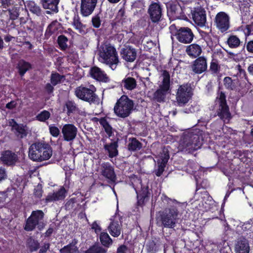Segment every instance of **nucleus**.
Returning <instances> with one entry per match:
<instances>
[{"mask_svg":"<svg viewBox=\"0 0 253 253\" xmlns=\"http://www.w3.org/2000/svg\"><path fill=\"white\" fill-rule=\"evenodd\" d=\"M124 86L129 90H132L136 86V82L133 78H128L123 80Z\"/></svg>","mask_w":253,"mask_h":253,"instance_id":"obj_39","label":"nucleus"},{"mask_svg":"<svg viewBox=\"0 0 253 253\" xmlns=\"http://www.w3.org/2000/svg\"><path fill=\"white\" fill-rule=\"evenodd\" d=\"M193 63H207V59L203 56L198 58Z\"/></svg>","mask_w":253,"mask_h":253,"instance_id":"obj_59","label":"nucleus"},{"mask_svg":"<svg viewBox=\"0 0 253 253\" xmlns=\"http://www.w3.org/2000/svg\"><path fill=\"white\" fill-rule=\"evenodd\" d=\"M142 147V145L140 142L136 138L130 139V142L128 145V150L130 151H136L140 150Z\"/></svg>","mask_w":253,"mask_h":253,"instance_id":"obj_36","label":"nucleus"},{"mask_svg":"<svg viewBox=\"0 0 253 253\" xmlns=\"http://www.w3.org/2000/svg\"><path fill=\"white\" fill-rule=\"evenodd\" d=\"M91 228L94 230L96 234L100 233L101 228L96 221H94L91 225Z\"/></svg>","mask_w":253,"mask_h":253,"instance_id":"obj_56","label":"nucleus"},{"mask_svg":"<svg viewBox=\"0 0 253 253\" xmlns=\"http://www.w3.org/2000/svg\"><path fill=\"white\" fill-rule=\"evenodd\" d=\"M66 107L69 113L72 112L76 109V106L73 102L69 101L66 103Z\"/></svg>","mask_w":253,"mask_h":253,"instance_id":"obj_54","label":"nucleus"},{"mask_svg":"<svg viewBox=\"0 0 253 253\" xmlns=\"http://www.w3.org/2000/svg\"><path fill=\"white\" fill-rule=\"evenodd\" d=\"M6 173L4 169L0 168V181L6 178Z\"/></svg>","mask_w":253,"mask_h":253,"instance_id":"obj_58","label":"nucleus"},{"mask_svg":"<svg viewBox=\"0 0 253 253\" xmlns=\"http://www.w3.org/2000/svg\"><path fill=\"white\" fill-rule=\"evenodd\" d=\"M98 54L104 63H119L116 50L110 44L101 45L98 50Z\"/></svg>","mask_w":253,"mask_h":253,"instance_id":"obj_4","label":"nucleus"},{"mask_svg":"<svg viewBox=\"0 0 253 253\" xmlns=\"http://www.w3.org/2000/svg\"><path fill=\"white\" fill-rule=\"evenodd\" d=\"M62 29L61 24L56 20H54L47 26L45 35L50 36L53 34L61 31Z\"/></svg>","mask_w":253,"mask_h":253,"instance_id":"obj_29","label":"nucleus"},{"mask_svg":"<svg viewBox=\"0 0 253 253\" xmlns=\"http://www.w3.org/2000/svg\"><path fill=\"white\" fill-rule=\"evenodd\" d=\"M52 155L51 147L47 144L36 142L29 148V157L34 161L42 162L49 159Z\"/></svg>","mask_w":253,"mask_h":253,"instance_id":"obj_1","label":"nucleus"},{"mask_svg":"<svg viewBox=\"0 0 253 253\" xmlns=\"http://www.w3.org/2000/svg\"><path fill=\"white\" fill-rule=\"evenodd\" d=\"M95 91L96 88L93 85H89L88 88L81 86L76 89L75 94L79 98L92 103L98 100Z\"/></svg>","mask_w":253,"mask_h":253,"instance_id":"obj_7","label":"nucleus"},{"mask_svg":"<svg viewBox=\"0 0 253 253\" xmlns=\"http://www.w3.org/2000/svg\"><path fill=\"white\" fill-rule=\"evenodd\" d=\"M43 215V212L41 210L33 211L27 219L24 229L27 231L33 230L36 225L42 223Z\"/></svg>","mask_w":253,"mask_h":253,"instance_id":"obj_11","label":"nucleus"},{"mask_svg":"<svg viewBox=\"0 0 253 253\" xmlns=\"http://www.w3.org/2000/svg\"><path fill=\"white\" fill-rule=\"evenodd\" d=\"M247 49L250 52H253V41L249 42L247 45Z\"/></svg>","mask_w":253,"mask_h":253,"instance_id":"obj_61","label":"nucleus"},{"mask_svg":"<svg viewBox=\"0 0 253 253\" xmlns=\"http://www.w3.org/2000/svg\"><path fill=\"white\" fill-rule=\"evenodd\" d=\"M157 158L159 168L156 175L159 176L163 172L169 158L168 149L164 148L161 154Z\"/></svg>","mask_w":253,"mask_h":253,"instance_id":"obj_19","label":"nucleus"},{"mask_svg":"<svg viewBox=\"0 0 253 253\" xmlns=\"http://www.w3.org/2000/svg\"><path fill=\"white\" fill-rule=\"evenodd\" d=\"M27 6L29 10L34 14L38 16H40L42 14V10L40 6L36 3L34 1H30L27 4Z\"/></svg>","mask_w":253,"mask_h":253,"instance_id":"obj_34","label":"nucleus"},{"mask_svg":"<svg viewBox=\"0 0 253 253\" xmlns=\"http://www.w3.org/2000/svg\"><path fill=\"white\" fill-rule=\"evenodd\" d=\"M207 68V64H193L192 70L197 74H201L206 71Z\"/></svg>","mask_w":253,"mask_h":253,"instance_id":"obj_44","label":"nucleus"},{"mask_svg":"<svg viewBox=\"0 0 253 253\" xmlns=\"http://www.w3.org/2000/svg\"><path fill=\"white\" fill-rule=\"evenodd\" d=\"M192 88L189 84L180 85L176 93V100L179 106L187 103L192 95Z\"/></svg>","mask_w":253,"mask_h":253,"instance_id":"obj_9","label":"nucleus"},{"mask_svg":"<svg viewBox=\"0 0 253 253\" xmlns=\"http://www.w3.org/2000/svg\"><path fill=\"white\" fill-rule=\"evenodd\" d=\"M19 8L16 7H13L11 9H8L9 18L11 20H15L18 17L19 15Z\"/></svg>","mask_w":253,"mask_h":253,"instance_id":"obj_45","label":"nucleus"},{"mask_svg":"<svg viewBox=\"0 0 253 253\" xmlns=\"http://www.w3.org/2000/svg\"><path fill=\"white\" fill-rule=\"evenodd\" d=\"M186 51L189 56L196 58L201 53L202 48L198 44L194 43L188 45Z\"/></svg>","mask_w":253,"mask_h":253,"instance_id":"obj_31","label":"nucleus"},{"mask_svg":"<svg viewBox=\"0 0 253 253\" xmlns=\"http://www.w3.org/2000/svg\"><path fill=\"white\" fill-rule=\"evenodd\" d=\"M60 0H40L42 7L47 9L46 13L51 14L58 12V6Z\"/></svg>","mask_w":253,"mask_h":253,"instance_id":"obj_20","label":"nucleus"},{"mask_svg":"<svg viewBox=\"0 0 253 253\" xmlns=\"http://www.w3.org/2000/svg\"><path fill=\"white\" fill-rule=\"evenodd\" d=\"M101 174L108 182H114L116 179V175L114 169L108 163H102L101 165Z\"/></svg>","mask_w":253,"mask_h":253,"instance_id":"obj_21","label":"nucleus"},{"mask_svg":"<svg viewBox=\"0 0 253 253\" xmlns=\"http://www.w3.org/2000/svg\"><path fill=\"white\" fill-rule=\"evenodd\" d=\"M216 102L219 104L218 115L224 122H228L230 118L229 108L226 104L225 94L220 92L216 97Z\"/></svg>","mask_w":253,"mask_h":253,"instance_id":"obj_10","label":"nucleus"},{"mask_svg":"<svg viewBox=\"0 0 253 253\" xmlns=\"http://www.w3.org/2000/svg\"><path fill=\"white\" fill-rule=\"evenodd\" d=\"M16 0H0L1 6L4 8H7L14 4Z\"/></svg>","mask_w":253,"mask_h":253,"instance_id":"obj_51","label":"nucleus"},{"mask_svg":"<svg viewBox=\"0 0 253 253\" xmlns=\"http://www.w3.org/2000/svg\"><path fill=\"white\" fill-rule=\"evenodd\" d=\"M29 244L32 251L37 250L39 247V244L37 241H35L32 239H30L29 241Z\"/></svg>","mask_w":253,"mask_h":253,"instance_id":"obj_53","label":"nucleus"},{"mask_svg":"<svg viewBox=\"0 0 253 253\" xmlns=\"http://www.w3.org/2000/svg\"><path fill=\"white\" fill-rule=\"evenodd\" d=\"M215 22L216 27L221 32L226 31L229 28V17L224 12H220L216 14Z\"/></svg>","mask_w":253,"mask_h":253,"instance_id":"obj_16","label":"nucleus"},{"mask_svg":"<svg viewBox=\"0 0 253 253\" xmlns=\"http://www.w3.org/2000/svg\"><path fill=\"white\" fill-rule=\"evenodd\" d=\"M89 75L97 81L105 83L109 82V79L107 75L97 67L94 66L89 70Z\"/></svg>","mask_w":253,"mask_h":253,"instance_id":"obj_23","label":"nucleus"},{"mask_svg":"<svg viewBox=\"0 0 253 253\" xmlns=\"http://www.w3.org/2000/svg\"><path fill=\"white\" fill-rule=\"evenodd\" d=\"M49 130L50 134L54 137H57L60 133L59 128L54 125L49 126Z\"/></svg>","mask_w":253,"mask_h":253,"instance_id":"obj_50","label":"nucleus"},{"mask_svg":"<svg viewBox=\"0 0 253 253\" xmlns=\"http://www.w3.org/2000/svg\"><path fill=\"white\" fill-rule=\"evenodd\" d=\"M252 31H253V22L250 25H247L244 30V32L246 36H249L251 34Z\"/></svg>","mask_w":253,"mask_h":253,"instance_id":"obj_55","label":"nucleus"},{"mask_svg":"<svg viewBox=\"0 0 253 253\" xmlns=\"http://www.w3.org/2000/svg\"><path fill=\"white\" fill-rule=\"evenodd\" d=\"M202 201L199 204L198 209L202 211H207L211 209L213 201L211 197L208 196L206 193L203 194Z\"/></svg>","mask_w":253,"mask_h":253,"instance_id":"obj_25","label":"nucleus"},{"mask_svg":"<svg viewBox=\"0 0 253 253\" xmlns=\"http://www.w3.org/2000/svg\"><path fill=\"white\" fill-rule=\"evenodd\" d=\"M66 191L65 188L61 187L58 191L50 193L46 198L47 202H51L64 199L66 197Z\"/></svg>","mask_w":253,"mask_h":253,"instance_id":"obj_27","label":"nucleus"},{"mask_svg":"<svg viewBox=\"0 0 253 253\" xmlns=\"http://www.w3.org/2000/svg\"><path fill=\"white\" fill-rule=\"evenodd\" d=\"M169 30L172 36L176 37V39L183 43H189L192 42L194 38V34L188 27H181L177 29L175 25H171L169 27Z\"/></svg>","mask_w":253,"mask_h":253,"instance_id":"obj_5","label":"nucleus"},{"mask_svg":"<svg viewBox=\"0 0 253 253\" xmlns=\"http://www.w3.org/2000/svg\"><path fill=\"white\" fill-rule=\"evenodd\" d=\"M105 149L109 153V156L111 158L116 156L118 155L117 147L118 145L116 142H114L109 144L105 145Z\"/></svg>","mask_w":253,"mask_h":253,"instance_id":"obj_33","label":"nucleus"},{"mask_svg":"<svg viewBox=\"0 0 253 253\" xmlns=\"http://www.w3.org/2000/svg\"><path fill=\"white\" fill-rule=\"evenodd\" d=\"M73 24L80 34H84L85 33V26L81 22L78 15H75L74 16Z\"/></svg>","mask_w":253,"mask_h":253,"instance_id":"obj_32","label":"nucleus"},{"mask_svg":"<svg viewBox=\"0 0 253 253\" xmlns=\"http://www.w3.org/2000/svg\"><path fill=\"white\" fill-rule=\"evenodd\" d=\"M235 250L236 253H249L250 248L248 241L243 237L238 238L235 243Z\"/></svg>","mask_w":253,"mask_h":253,"instance_id":"obj_22","label":"nucleus"},{"mask_svg":"<svg viewBox=\"0 0 253 253\" xmlns=\"http://www.w3.org/2000/svg\"><path fill=\"white\" fill-rule=\"evenodd\" d=\"M126 250L127 248L125 246H121L117 250V253H126Z\"/></svg>","mask_w":253,"mask_h":253,"instance_id":"obj_62","label":"nucleus"},{"mask_svg":"<svg viewBox=\"0 0 253 253\" xmlns=\"http://www.w3.org/2000/svg\"><path fill=\"white\" fill-rule=\"evenodd\" d=\"M9 124L12 127V129L15 130L18 135L20 136V137L22 138L27 135V130L25 128V126L19 125L13 119L9 120Z\"/></svg>","mask_w":253,"mask_h":253,"instance_id":"obj_30","label":"nucleus"},{"mask_svg":"<svg viewBox=\"0 0 253 253\" xmlns=\"http://www.w3.org/2000/svg\"><path fill=\"white\" fill-rule=\"evenodd\" d=\"M60 253H78V249L75 244H71L60 250Z\"/></svg>","mask_w":253,"mask_h":253,"instance_id":"obj_40","label":"nucleus"},{"mask_svg":"<svg viewBox=\"0 0 253 253\" xmlns=\"http://www.w3.org/2000/svg\"><path fill=\"white\" fill-rule=\"evenodd\" d=\"M125 15V11L123 9H120L117 14V18H120V19H122L123 18L124 16Z\"/></svg>","mask_w":253,"mask_h":253,"instance_id":"obj_64","label":"nucleus"},{"mask_svg":"<svg viewBox=\"0 0 253 253\" xmlns=\"http://www.w3.org/2000/svg\"><path fill=\"white\" fill-rule=\"evenodd\" d=\"M106 251L102 247L95 246L85 252V253H105Z\"/></svg>","mask_w":253,"mask_h":253,"instance_id":"obj_49","label":"nucleus"},{"mask_svg":"<svg viewBox=\"0 0 253 253\" xmlns=\"http://www.w3.org/2000/svg\"><path fill=\"white\" fill-rule=\"evenodd\" d=\"M179 212L175 207L166 209L161 214V220L165 227L173 228L179 217Z\"/></svg>","mask_w":253,"mask_h":253,"instance_id":"obj_6","label":"nucleus"},{"mask_svg":"<svg viewBox=\"0 0 253 253\" xmlns=\"http://www.w3.org/2000/svg\"><path fill=\"white\" fill-rule=\"evenodd\" d=\"M99 239L101 244L105 247H109L112 243V239L106 232H101Z\"/></svg>","mask_w":253,"mask_h":253,"instance_id":"obj_35","label":"nucleus"},{"mask_svg":"<svg viewBox=\"0 0 253 253\" xmlns=\"http://www.w3.org/2000/svg\"><path fill=\"white\" fill-rule=\"evenodd\" d=\"M16 106V103L14 101H11L10 102L7 103L6 105V107L8 109H12L14 108Z\"/></svg>","mask_w":253,"mask_h":253,"instance_id":"obj_63","label":"nucleus"},{"mask_svg":"<svg viewBox=\"0 0 253 253\" xmlns=\"http://www.w3.org/2000/svg\"><path fill=\"white\" fill-rule=\"evenodd\" d=\"M34 195L38 198H40L42 196V188L38 186L34 190Z\"/></svg>","mask_w":253,"mask_h":253,"instance_id":"obj_57","label":"nucleus"},{"mask_svg":"<svg viewBox=\"0 0 253 253\" xmlns=\"http://www.w3.org/2000/svg\"><path fill=\"white\" fill-rule=\"evenodd\" d=\"M148 13L151 22L158 23L161 20L162 17V8L160 3L152 2L149 6Z\"/></svg>","mask_w":253,"mask_h":253,"instance_id":"obj_13","label":"nucleus"},{"mask_svg":"<svg viewBox=\"0 0 253 253\" xmlns=\"http://www.w3.org/2000/svg\"><path fill=\"white\" fill-rule=\"evenodd\" d=\"M100 124L104 128L105 131L107 133L109 136H110L112 134V127L107 122L106 119L105 118H101L99 121Z\"/></svg>","mask_w":253,"mask_h":253,"instance_id":"obj_42","label":"nucleus"},{"mask_svg":"<svg viewBox=\"0 0 253 253\" xmlns=\"http://www.w3.org/2000/svg\"><path fill=\"white\" fill-rule=\"evenodd\" d=\"M111 223L108 227L110 234L114 237H118L121 233V227L119 220L117 217L111 219Z\"/></svg>","mask_w":253,"mask_h":253,"instance_id":"obj_26","label":"nucleus"},{"mask_svg":"<svg viewBox=\"0 0 253 253\" xmlns=\"http://www.w3.org/2000/svg\"><path fill=\"white\" fill-rule=\"evenodd\" d=\"M162 84L154 93V97L158 102L163 101L169 89L170 76L169 73L164 71L162 74Z\"/></svg>","mask_w":253,"mask_h":253,"instance_id":"obj_8","label":"nucleus"},{"mask_svg":"<svg viewBox=\"0 0 253 253\" xmlns=\"http://www.w3.org/2000/svg\"><path fill=\"white\" fill-rule=\"evenodd\" d=\"M121 54L123 59L126 62H132L136 59L137 53L135 49L130 46L122 49Z\"/></svg>","mask_w":253,"mask_h":253,"instance_id":"obj_24","label":"nucleus"},{"mask_svg":"<svg viewBox=\"0 0 253 253\" xmlns=\"http://www.w3.org/2000/svg\"><path fill=\"white\" fill-rule=\"evenodd\" d=\"M63 76L58 73H53L51 76V83L53 85H55L60 83Z\"/></svg>","mask_w":253,"mask_h":253,"instance_id":"obj_47","label":"nucleus"},{"mask_svg":"<svg viewBox=\"0 0 253 253\" xmlns=\"http://www.w3.org/2000/svg\"><path fill=\"white\" fill-rule=\"evenodd\" d=\"M101 13H99L93 16L92 18V25L94 28H98L100 27L101 24Z\"/></svg>","mask_w":253,"mask_h":253,"instance_id":"obj_48","label":"nucleus"},{"mask_svg":"<svg viewBox=\"0 0 253 253\" xmlns=\"http://www.w3.org/2000/svg\"><path fill=\"white\" fill-rule=\"evenodd\" d=\"M168 15L174 19H185L187 18L184 14V6H181L178 2H174L167 5Z\"/></svg>","mask_w":253,"mask_h":253,"instance_id":"obj_12","label":"nucleus"},{"mask_svg":"<svg viewBox=\"0 0 253 253\" xmlns=\"http://www.w3.org/2000/svg\"><path fill=\"white\" fill-rule=\"evenodd\" d=\"M144 3L142 0L135 1L132 5V8L136 12H141L144 9Z\"/></svg>","mask_w":253,"mask_h":253,"instance_id":"obj_43","label":"nucleus"},{"mask_svg":"<svg viewBox=\"0 0 253 253\" xmlns=\"http://www.w3.org/2000/svg\"><path fill=\"white\" fill-rule=\"evenodd\" d=\"M49 244L48 243L44 244V245L40 249L39 253H44L49 249Z\"/></svg>","mask_w":253,"mask_h":253,"instance_id":"obj_60","label":"nucleus"},{"mask_svg":"<svg viewBox=\"0 0 253 253\" xmlns=\"http://www.w3.org/2000/svg\"><path fill=\"white\" fill-rule=\"evenodd\" d=\"M0 160L2 163L7 165H12L17 160L16 155L9 151H6L1 154Z\"/></svg>","mask_w":253,"mask_h":253,"instance_id":"obj_28","label":"nucleus"},{"mask_svg":"<svg viewBox=\"0 0 253 253\" xmlns=\"http://www.w3.org/2000/svg\"><path fill=\"white\" fill-rule=\"evenodd\" d=\"M50 116V113L47 111L44 110L41 112L40 114H39L36 118L37 119L41 122H44L46 120H48Z\"/></svg>","mask_w":253,"mask_h":253,"instance_id":"obj_46","label":"nucleus"},{"mask_svg":"<svg viewBox=\"0 0 253 253\" xmlns=\"http://www.w3.org/2000/svg\"><path fill=\"white\" fill-rule=\"evenodd\" d=\"M240 43L239 38L235 36H230L227 40V43L230 47L235 48L238 47Z\"/></svg>","mask_w":253,"mask_h":253,"instance_id":"obj_41","label":"nucleus"},{"mask_svg":"<svg viewBox=\"0 0 253 253\" xmlns=\"http://www.w3.org/2000/svg\"><path fill=\"white\" fill-rule=\"evenodd\" d=\"M64 140L73 141L76 137L77 128L73 124H68L64 125L61 129Z\"/></svg>","mask_w":253,"mask_h":253,"instance_id":"obj_17","label":"nucleus"},{"mask_svg":"<svg viewBox=\"0 0 253 253\" xmlns=\"http://www.w3.org/2000/svg\"><path fill=\"white\" fill-rule=\"evenodd\" d=\"M68 39L64 35H60L57 38V43L60 48L62 50H65L68 48Z\"/></svg>","mask_w":253,"mask_h":253,"instance_id":"obj_37","label":"nucleus"},{"mask_svg":"<svg viewBox=\"0 0 253 253\" xmlns=\"http://www.w3.org/2000/svg\"><path fill=\"white\" fill-rule=\"evenodd\" d=\"M133 185L137 194L138 202L140 204L143 203L145 198L148 196V186L143 185L141 180L138 178L134 179Z\"/></svg>","mask_w":253,"mask_h":253,"instance_id":"obj_14","label":"nucleus"},{"mask_svg":"<svg viewBox=\"0 0 253 253\" xmlns=\"http://www.w3.org/2000/svg\"><path fill=\"white\" fill-rule=\"evenodd\" d=\"M202 141L203 139L200 135L189 132L181 138L178 148L181 152L190 153L200 148Z\"/></svg>","mask_w":253,"mask_h":253,"instance_id":"obj_2","label":"nucleus"},{"mask_svg":"<svg viewBox=\"0 0 253 253\" xmlns=\"http://www.w3.org/2000/svg\"><path fill=\"white\" fill-rule=\"evenodd\" d=\"M97 0H81V13L84 17L92 14L97 3Z\"/></svg>","mask_w":253,"mask_h":253,"instance_id":"obj_18","label":"nucleus"},{"mask_svg":"<svg viewBox=\"0 0 253 253\" xmlns=\"http://www.w3.org/2000/svg\"><path fill=\"white\" fill-rule=\"evenodd\" d=\"M30 64H18V69L19 73L23 76L25 72L28 70Z\"/></svg>","mask_w":253,"mask_h":253,"instance_id":"obj_52","label":"nucleus"},{"mask_svg":"<svg viewBox=\"0 0 253 253\" xmlns=\"http://www.w3.org/2000/svg\"><path fill=\"white\" fill-rule=\"evenodd\" d=\"M191 13L192 19L196 24L201 27L205 26L207 16L206 11L204 8L201 6L195 7Z\"/></svg>","mask_w":253,"mask_h":253,"instance_id":"obj_15","label":"nucleus"},{"mask_svg":"<svg viewBox=\"0 0 253 253\" xmlns=\"http://www.w3.org/2000/svg\"><path fill=\"white\" fill-rule=\"evenodd\" d=\"M252 226L250 223H244L243 224H238L236 228L232 229L236 231L238 234H241L242 231H246L252 229Z\"/></svg>","mask_w":253,"mask_h":253,"instance_id":"obj_38","label":"nucleus"},{"mask_svg":"<svg viewBox=\"0 0 253 253\" xmlns=\"http://www.w3.org/2000/svg\"><path fill=\"white\" fill-rule=\"evenodd\" d=\"M133 108V101L126 96L123 95L117 101L114 110L118 117L125 118L130 114Z\"/></svg>","mask_w":253,"mask_h":253,"instance_id":"obj_3","label":"nucleus"}]
</instances>
